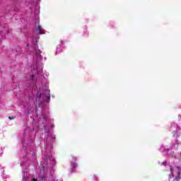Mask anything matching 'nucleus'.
Listing matches in <instances>:
<instances>
[{
	"instance_id": "obj_4",
	"label": "nucleus",
	"mask_w": 181,
	"mask_h": 181,
	"mask_svg": "<svg viewBox=\"0 0 181 181\" xmlns=\"http://www.w3.org/2000/svg\"><path fill=\"white\" fill-rule=\"evenodd\" d=\"M45 96L47 103H49L50 101V90L49 89H45L42 93H37V97L38 100H40L42 97Z\"/></svg>"
},
{
	"instance_id": "obj_16",
	"label": "nucleus",
	"mask_w": 181,
	"mask_h": 181,
	"mask_svg": "<svg viewBox=\"0 0 181 181\" xmlns=\"http://www.w3.org/2000/svg\"><path fill=\"white\" fill-rule=\"evenodd\" d=\"M45 169H46V167L43 166L42 167V170L45 172Z\"/></svg>"
},
{
	"instance_id": "obj_1",
	"label": "nucleus",
	"mask_w": 181,
	"mask_h": 181,
	"mask_svg": "<svg viewBox=\"0 0 181 181\" xmlns=\"http://www.w3.org/2000/svg\"><path fill=\"white\" fill-rule=\"evenodd\" d=\"M179 146V142L177 140H175V143H173L170 146V150L169 148L165 147V146L162 145L160 147V151L163 153H167L168 156V158L170 159H173V163L176 165H179V163H181V152L180 153H176L173 151V149H177Z\"/></svg>"
},
{
	"instance_id": "obj_14",
	"label": "nucleus",
	"mask_w": 181,
	"mask_h": 181,
	"mask_svg": "<svg viewBox=\"0 0 181 181\" xmlns=\"http://www.w3.org/2000/svg\"><path fill=\"white\" fill-rule=\"evenodd\" d=\"M8 119L10 120L15 119V117H8Z\"/></svg>"
},
{
	"instance_id": "obj_5",
	"label": "nucleus",
	"mask_w": 181,
	"mask_h": 181,
	"mask_svg": "<svg viewBox=\"0 0 181 181\" xmlns=\"http://www.w3.org/2000/svg\"><path fill=\"white\" fill-rule=\"evenodd\" d=\"M41 53L42 52L40 51V49H35V54L33 56V59L34 60H35L36 64H37V63H39L40 62H42V59H43L42 57Z\"/></svg>"
},
{
	"instance_id": "obj_9",
	"label": "nucleus",
	"mask_w": 181,
	"mask_h": 181,
	"mask_svg": "<svg viewBox=\"0 0 181 181\" xmlns=\"http://www.w3.org/2000/svg\"><path fill=\"white\" fill-rule=\"evenodd\" d=\"M39 13H40L39 9L35 8V19H36L37 21H39Z\"/></svg>"
},
{
	"instance_id": "obj_10",
	"label": "nucleus",
	"mask_w": 181,
	"mask_h": 181,
	"mask_svg": "<svg viewBox=\"0 0 181 181\" xmlns=\"http://www.w3.org/2000/svg\"><path fill=\"white\" fill-rule=\"evenodd\" d=\"M37 118H39L38 119L39 121H42V119H44L45 121H46V119H47V117L45 116V115H41L42 117H40V115H37Z\"/></svg>"
},
{
	"instance_id": "obj_8",
	"label": "nucleus",
	"mask_w": 181,
	"mask_h": 181,
	"mask_svg": "<svg viewBox=\"0 0 181 181\" xmlns=\"http://www.w3.org/2000/svg\"><path fill=\"white\" fill-rule=\"evenodd\" d=\"M35 30L38 35H43V32H42V30H43V28H42V25H40L39 23L37 25H35Z\"/></svg>"
},
{
	"instance_id": "obj_2",
	"label": "nucleus",
	"mask_w": 181,
	"mask_h": 181,
	"mask_svg": "<svg viewBox=\"0 0 181 181\" xmlns=\"http://www.w3.org/2000/svg\"><path fill=\"white\" fill-rule=\"evenodd\" d=\"M168 169L170 170V174L169 175V180L170 179H174V180L179 181L180 180V174H181V169L179 166H168Z\"/></svg>"
},
{
	"instance_id": "obj_6",
	"label": "nucleus",
	"mask_w": 181,
	"mask_h": 181,
	"mask_svg": "<svg viewBox=\"0 0 181 181\" xmlns=\"http://www.w3.org/2000/svg\"><path fill=\"white\" fill-rule=\"evenodd\" d=\"M71 173H73V172H76V168H77V163H76V158L73 157L72 160H71Z\"/></svg>"
},
{
	"instance_id": "obj_13",
	"label": "nucleus",
	"mask_w": 181,
	"mask_h": 181,
	"mask_svg": "<svg viewBox=\"0 0 181 181\" xmlns=\"http://www.w3.org/2000/svg\"><path fill=\"white\" fill-rule=\"evenodd\" d=\"M162 165H163V166H166V165H168V162H166V160L163 161Z\"/></svg>"
},
{
	"instance_id": "obj_7",
	"label": "nucleus",
	"mask_w": 181,
	"mask_h": 181,
	"mask_svg": "<svg viewBox=\"0 0 181 181\" xmlns=\"http://www.w3.org/2000/svg\"><path fill=\"white\" fill-rule=\"evenodd\" d=\"M23 181H29V178H28V171L26 170V169L23 170ZM31 181H37V180L33 178V180H31Z\"/></svg>"
},
{
	"instance_id": "obj_19",
	"label": "nucleus",
	"mask_w": 181,
	"mask_h": 181,
	"mask_svg": "<svg viewBox=\"0 0 181 181\" xmlns=\"http://www.w3.org/2000/svg\"><path fill=\"white\" fill-rule=\"evenodd\" d=\"M21 166H22V163L21 164Z\"/></svg>"
},
{
	"instance_id": "obj_12",
	"label": "nucleus",
	"mask_w": 181,
	"mask_h": 181,
	"mask_svg": "<svg viewBox=\"0 0 181 181\" xmlns=\"http://www.w3.org/2000/svg\"><path fill=\"white\" fill-rule=\"evenodd\" d=\"M36 73V70L35 69H33V75H32V77H31V80H33V77H35V74Z\"/></svg>"
},
{
	"instance_id": "obj_17",
	"label": "nucleus",
	"mask_w": 181,
	"mask_h": 181,
	"mask_svg": "<svg viewBox=\"0 0 181 181\" xmlns=\"http://www.w3.org/2000/svg\"><path fill=\"white\" fill-rule=\"evenodd\" d=\"M178 117H179V119H181V115H179Z\"/></svg>"
},
{
	"instance_id": "obj_3",
	"label": "nucleus",
	"mask_w": 181,
	"mask_h": 181,
	"mask_svg": "<svg viewBox=\"0 0 181 181\" xmlns=\"http://www.w3.org/2000/svg\"><path fill=\"white\" fill-rule=\"evenodd\" d=\"M170 131H173V134L174 138L177 139L181 135V127L175 123L171 124Z\"/></svg>"
},
{
	"instance_id": "obj_18",
	"label": "nucleus",
	"mask_w": 181,
	"mask_h": 181,
	"mask_svg": "<svg viewBox=\"0 0 181 181\" xmlns=\"http://www.w3.org/2000/svg\"><path fill=\"white\" fill-rule=\"evenodd\" d=\"M54 181H58L57 180H54Z\"/></svg>"
},
{
	"instance_id": "obj_11",
	"label": "nucleus",
	"mask_w": 181,
	"mask_h": 181,
	"mask_svg": "<svg viewBox=\"0 0 181 181\" xmlns=\"http://www.w3.org/2000/svg\"><path fill=\"white\" fill-rule=\"evenodd\" d=\"M60 52H62V47H57L56 54H59Z\"/></svg>"
},
{
	"instance_id": "obj_15",
	"label": "nucleus",
	"mask_w": 181,
	"mask_h": 181,
	"mask_svg": "<svg viewBox=\"0 0 181 181\" xmlns=\"http://www.w3.org/2000/svg\"><path fill=\"white\" fill-rule=\"evenodd\" d=\"M3 152H2V149H0V155H2Z\"/></svg>"
}]
</instances>
